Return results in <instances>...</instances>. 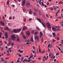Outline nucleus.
Masks as SVG:
<instances>
[{"label":"nucleus","instance_id":"2eb2a0df","mask_svg":"<svg viewBox=\"0 0 63 63\" xmlns=\"http://www.w3.org/2000/svg\"><path fill=\"white\" fill-rule=\"evenodd\" d=\"M29 13L30 15H32V12L31 10H30L29 12Z\"/></svg>","mask_w":63,"mask_h":63},{"label":"nucleus","instance_id":"774afa93","mask_svg":"<svg viewBox=\"0 0 63 63\" xmlns=\"http://www.w3.org/2000/svg\"><path fill=\"white\" fill-rule=\"evenodd\" d=\"M28 62H30V60H28Z\"/></svg>","mask_w":63,"mask_h":63},{"label":"nucleus","instance_id":"49530a36","mask_svg":"<svg viewBox=\"0 0 63 63\" xmlns=\"http://www.w3.org/2000/svg\"><path fill=\"white\" fill-rule=\"evenodd\" d=\"M50 44H49L48 45V47H50Z\"/></svg>","mask_w":63,"mask_h":63},{"label":"nucleus","instance_id":"2f4dec72","mask_svg":"<svg viewBox=\"0 0 63 63\" xmlns=\"http://www.w3.org/2000/svg\"><path fill=\"white\" fill-rule=\"evenodd\" d=\"M11 39L10 38L9 39H8V42H9V43H10V42H10V41H11Z\"/></svg>","mask_w":63,"mask_h":63},{"label":"nucleus","instance_id":"13d9d810","mask_svg":"<svg viewBox=\"0 0 63 63\" xmlns=\"http://www.w3.org/2000/svg\"><path fill=\"white\" fill-rule=\"evenodd\" d=\"M47 5H49V2H47Z\"/></svg>","mask_w":63,"mask_h":63},{"label":"nucleus","instance_id":"680f3d73","mask_svg":"<svg viewBox=\"0 0 63 63\" xmlns=\"http://www.w3.org/2000/svg\"><path fill=\"white\" fill-rule=\"evenodd\" d=\"M56 59H55L54 60V61H55V62H56Z\"/></svg>","mask_w":63,"mask_h":63},{"label":"nucleus","instance_id":"09e8293b","mask_svg":"<svg viewBox=\"0 0 63 63\" xmlns=\"http://www.w3.org/2000/svg\"><path fill=\"white\" fill-rule=\"evenodd\" d=\"M3 47H1V51H3Z\"/></svg>","mask_w":63,"mask_h":63},{"label":"nucleus","instance_id":"0e129e2a","mask_svg":"<svg viewBox=\"0 0 63 63\" xmlns=\"http://www.w3.org/2000/svg\"><path fill=\"white\" fill-rule=\"evenodd\" d=\"M53 56H51V59H52V58H53Z\"/></svg>","mask_w":63,"mask_h":63},{"label":"nucleus","instance_id":"7ed1b4c3","mask_svg":"<svg viewBox=\"0 0 63 63\" xmlns=\"http://www.w3.org/2000/svg\"><path fill=\"white\" fill-rule=\"evenodd\" d=\"M11 38L13 40H14L16 39V36L14 34H12L11 36Z\"/></svg>","mask_w":63,"mask_h":63},{"label":"nucleus","instance_id":"b1692460","mask_svg":"<svg viewBox=\"0 0 63 63\" xmlns=\"http://www.w3.org/2000/svg\"><path fill=\"white\" fill-rule=\"evenodd\" d=\"M34 9L35 11H36V12H38V10L37 9H36L35 8H34Z\"/></svg>","mask_w":63,"mask_h":63},{"label":"nucleus","instance_id":"412c9836","mask_svg":"<svg viewBox=\"0 0 63 63\" xmlns=\"http://www.w3.org/2000/svg\"><path fill=\"white\" fill-rule=\"evenodd\" d=\"M18 51H19V52H20V53H22V52H23V50H21V51L19 49Z\"/></svg>","mask_w":63,"mask_h":63},{"label":"nucleus","instance_id":"5701e85b","mask_svg":"<svg viewBox=\"0 0 63 63\" xmlns=\"http://www.w3.org/2000/svg\"><path fill=\"white\" fill-rule=\"evenodd\" d=\"M11 43L12 42H9V43L7 44V46H10V45L11 44Z\"/></svg>","mask_w":63,"mask_h":63},{"label":"nucleus","instance_id":"a211bd4d","mask_svg":"<svg viewBox=\"0 0 63 63\" xmlns=\"http://www.w3.org/2000/svg\"><path fill=\"white\" fill-rule=\"evenodd\" d=\"M37 34H38V32L36 31L35 32L34 35L35 36H36V35H37Z\"/></svg>","mask_w":63,"mask_h":63},{"label":"nucleus","instance_id":"f704fd0d","mask_svg":"<svg viewBox=\"0 0 63 63\" xmlns=\"http://www.w3.org/2000/svg\"><path fill=\"white\" fill-rule=\"evenodd\" d=\"M12 6L13 8H14V7H15V5L13 4L12 5Z\"/></svg>","mask_w":63,"mask_h":63},{"label":"nucleus","instance_id":"1a4fd4ad","mask_svg":"<svg viewBox=\"0 0 63 63\" xmlns=\"http://www.w3.org/2000/svg\"><path fill=\"white\" fill-rule=\"evenodd\" d=\"M52 30L54 31H56V29L53 26L52 27Z\"/></svg>","mask_w":63,"mask_h":63},{"label":"nucleus","instance_id":"c03bdc74","mask_svg":"<svg viewBox=\"0 0 63 63\" xmlns=\"http://www.w3.org/2000/svg\"><path fill=\"white\" fill-rule=\"evenodd\" d=\"M4 43L5 44H7V42L6 41H5Z\"/></svg>","mask_w":63,"mask_h":63},{"label":"nucleus","instance_id":"37998d69","mask_svg":"<svg viewBox=\"0 0 63 63\" xmlns=\"http://www.w3.org/2000/svg\"><path fill=\"white\" fill-rule=\"evenodd\" d=\"M57 40H60V38H59V37H58L57 38Z\"/></svg>","mask_w":63,"mask_h":63},{"label":"nucleus","instance_id":"ea45409f","mask_svg":"<svg viewBox=\"0 0 63 63\" xmlns=\"http://www.w3.org/2000/svg\"><path fill=\"white\" fill-rule=\"evenodd\" d=\"M53 41H52L53 43H54V42L55 41V40H54V39H53Z\"/></svg>","mask_w":63,"mask_h":63},{"label":"nucleus","instance_id":"a18cd8bd","mask_svg":"<svg viewBox=\"0 0 63 63\" xmlns=\"http://www.w3.org/2000/svg\"><path fill=\"white\" fill-rule=\"evenodd\" d=\"M57 8H56V7H55V8H54V10H56Z\"/></svg>","mask_w":63,"mask_h":63},{"label":"nucleus","instance_id":"f8f14e48","mask_svg":"<svg viewBox=\"0 0 63 63\" xmlns=\"http://www.w3.org/2000/svg\"><path fill=\"white\" fill-rule=\"evenodd\" d=\"M26 29H27V27L24 26L23 28V30H25Z\"/></svg>","mask_w":63,"mask_h":63},{"label":"nucleus","instance_id":"ddd939ff","mask_svg":"<svg viewBox=\"0 0 63 63\" xmlns=\"http://www.w3.org/2000/svg\"><path fill=\"white\" fill-rule=\"evenodd\" d=\"M17 42H19V41H20V39H19V37L17 36Z\"/></svg>","mask_w":63,"mask_h":63},{"label":"nucleus","instance_id":"e433bc0d","mask_svg":"<svg viewBox=\"0 0 63 63\" xmlns=\"http://www.w3.org/2000/svg\"><path fill=\"white\" fill-rule=\"evenodd\" d=\"M33 53H35V50H34L33 51H32Z\"/></svg>","mask_w":63,"mask_h":63},{"label":"nucleus","instance_id":"338daca9","mask_svg":"<svg viewBox=\"0 0 63 63\" xmlns=\"http://www.w3.org/2000/svg\"><path fill=\"white\" fill-rule=\"evenodd\" d=\"M58 48L59 50H61V48H60V47H58Z\"/></svg>","mask_w":63,"mask_h":63},{"label":"nucleus","instance_id":"de8ad7c7","mask_svg":"<svg viewBox=\"0 0 63 63\" xmlns=\"http://www.w3.org/2000/svg\"><path fill=\"white\" fill-rule=\"evenodd\" d=\"M46 16L47 17H48H48H49V16H48V15H47V14H46Z\"/></svg>","mask_w":63,"mask_h":63},{"label":"nucleus","instance_id":"cd10ccee","mask_svg":"<svg viewBox=\"0 0 63 63\" xmlns=\"http://www.w3.org/2000/svg\"><path fill=\"white\" fill-rule=\"evenodd\" d=\"M42 6H45V5L44 4V2H42Z\"/></svg>","mask_w":63,"mask_h":63},{"label":"nucleus","instance_id":"c756f323","mask_svg":"<svg viewBox=\"0 0 63 63\" xmlns=\"http://www.w3.org/2000/svg\"><path fill=\"white\" fill-rule=\"evenodd\" d=\"M14 45V43H12V44H11V46H13Z\"/></svg>","mask_w":63,"mask_h":63},{"label":"nucleus","instance_id":"4be33fe9","mask_svg":"<svg viewBox=\"0 0 63 63\" xmlns=\"http://www.w3.org/2000/svg\"><path fill=\"white\" fill-rule=\"evenodd\" d=\"M5 29L7 30H8V31H9V30H10V29H9V27H6L5 28Z\"/></svg>","mask_w":63,"mask_h":63},{"label":"nucleus","instance_id":"864d4df0","mask_svg":"<svg viewBox=\"0 0 63 63\" xmlns=\"http://www.w3.org/2000/svg\"><path fill=\"white\" fill-rule=\"evenodd\" d=\"M26 61V60H23V62H25Z\"/></svg>","mask_w":63,"mask_h":63},{"label":"nucleus","instance_id":"39448f33","mask_svg":"<svg viewBox=\"0 0 63 63\" xmlns=\"http://www.w3.org/2000/svg\"><path fill=\"white\" fill-rule=\"evenodd\" d=\"M26 7L28 8H29L30 7V4L29 3L27 2L26 4Z\"/></svg>","mask_w":63,"mask_h":63},{"label":"nucleus","instance_id":"f257e3e1","mask_svg":"<svg viewBox=\"0 0 63 63\" xmlns=\"http://www.w3.org/2000/svg\"><path fill=\"white\" fill-rule=\"evenodd\" d=\"M21 30L20 29H19L16 30V29H14L13 30V31L15 33H17L18 32H19L20 31H21Z\"/></svg>","mask_w":63,"mask_h":63},{"label":"nucleus","instance_id":"9b49d317","mask_svg":"<svg viewBox=\"0 0 63 63\" xmlns=\"http://www.w3.org/2000/svg\"><path fill=\"white\" fill-rule=\"evenodd\" d=\"M37 20L40 22V23H42V21H41V19L38 18H37Z\"/></svg>","mask_w":63,"mask_h":63},{"label":"nucleus","instance_id":"052dcab7","mask_svg":"<svg viewBox=\"0 0 63 63\" xmlns=\"http://www.w3.org/2000/svg\"><path fill=\"white\" fill-rule=\"evenodd\" d=\"M21 0H17L19 2H20V1H21Z\"/></svg>","mask_w":63,"mask_h":63},{"label":"nucleus","instance_id":"bf43d9fd","mask_svg":"<svg viewBox=\"0 0 63 63\" xmlns=\"http://www.w3.org/2000/svg\"><path fill=\"white\" fill-rule=\"evenodd\" d=\"M33 55H32V56H30V58H32V57H33Z\"/></svg>","mask_w":63,"mask_h":63},{"label":"nucleus","instance_id":"aec40b11","mask_svg":"<svg viewBox=\"0 0 63 63\" xmlns=\"http://www.w3.org/2000/svg\"><path fill=\"white\" fill-rule=\"evenodd\" d=\"M22 10L23 11V12H26V9L25 8H24L22 9Z\"/></svg>","mask_w":63,"mask_h":63},{"label":"nucleus","instance_id":"72a5a7b5","mask_svg":"<svg viewBox=\"0 0 63 63\" xmlns=\"http://www.w3.org/2000/svg\"><path fill=\"white\" fill-rule=\"evenodd\" d=\"M32 20V18H30V19H29V21H31Z\"/></svg>","mask_w":63,"mask_h":63},{"label":"nucleus","instance_id":"393cba45","mask_svg":"<svg viewBox=\"0 0 63 63\" xmlns=\"http://www.w3.org/2000/svg\"><path fill=\"white\" fill-rule=\"evenodd\" d=\"M34 32H35V31L34 30H32V34H34Z\"/></svg>","mask_w":63,"mask_h":63},{"label":"nucleus","instance_id":"20e7f679","mask_svg":"<svg viewBox=\"0 0 63 63\" xmlns=\"http://www.w3.org/2000/svg\"><path fill=\"white\" fill-rule=\"evenodd\" d=\"M25 3H26V0H23L22 4V6H24L25 5Z\"/></svg>","mask_w":63,"mask_h":63},{"label":"nucleus","instance_id":"0eeeda50","mask_svg":"<svg viewBox=\"0 0 63 63\" xmlns=\"http://www.w3.org/2000/svg\"><path fill=\"white\" fill-rule=\"evenodd\" d=\"M26 33L28 36H30V32L29 31H27V32H26Z\"/></svg>","mask_w":63,"mask_h":63},{"label":"nucleus","instance_id":"7c9ffc66","mask_svg":"<svg viewBox=\"0 0 63 63\" xmlns=\"http://www.w3.org/2000/svg\"><path fill=\"white\" fill-rule=\"evenodd\" d=\"M45 52V50H44L42 52H41V53H44Z\"/></svg>","mask_w":63,"mask_h":63},{"label":"nucleus","instance_id":"e2e57ef3","mask_svg":"<svg viewBox=\"0 0 63 63\" xmlns=\"http://www.w3.org/2000/svg\"><path fill=\"white\" fill-rule=\"evenodd\" d=\"M24 39H26V37H25V36H24Z\"/></svg>","mask_w":63,"mask_h":63},{"label":"nucleus","instance_id":"dca6fc26","mask_svg":"<svg viewBox=\"0 0 63 63\" xmlns=\"http://www.w3.org/2000/svg\"><path fill=\"white\" fill-rule=\"evenodd\" d=\"M9 3H10L9 0H8L6 3L7 5H9Z\"/></svg>","mask_w":63,"mask_h":63},{"label":"nucleus","instance_id":"5fc2aeb1","mask_svg":"<svg viewBox=\"0 0 63 63\" xmlns=\"http://www.w3.org/2000/svg\"><path fill=\"white\" fill-rule=\"evenodd\" d=\"M7 52H8V53H9V50H8L7 51Z\"/></svg>","mask_w":63,"mask_h":63},{"label":"nucleus","instance_id":"69168bd1","mask_svg":"<svg viewBox=\"0 0 63 63\" xmlns=\"http://www.w3.org/2000/svg\"><path fill=\"white\" fill-rule=\"evenodd\" d=\"M9 58L8 57V58H5V59H9Z\"/></svg>","mask_w":63,"mask_h":63},{"label":"nucleus","instance_id":"9d476101","mask_svg":"<svg viewBox=\"0 0 63 63\" xmlns=\"http://www.w3.org/2000/svg\"><path fill=\"white\" fill-rule=\"evenodd\" d=\"M40 38H41V37L43 35V33L42 32H40Z\"/></svg>","mask_w":63,"mask_h":63},{"label":"nucleus","instance_id":"4c0bfd02","mask_svg":"<svg viewBox=\"0 0 63 63\" xmlns=\"http://www.w3.org/2000/svg\"><path fill=\"white\" fill-rule=\"evenodd\" d=\"M39 4H40V5H42V3H41V1H39Z\"/></svg>","mask_w":63,"mask_h":63},{"label":"nucleus","instance_id":"3c124183","mask_svg":"<svg viewBox=\"0 0 63 63\" xmlns=\"http://www.w3.org/2000/svg\"><path fill=\"white\" fill-rule=\"evenodd\" d=\"M17 62H20V61H19V60H17Z\"/></svg>","mask_w":63,"mask_h":63},{"label":"nucleus","instance_id":"6e6552de","mask_svg":"<svg viewBox=\"0 0 63 63\" xmlns=\"http://www.w3.org/2000/svg\"><path fill=\"white\" fill-rule=\"evenodd\" d=\"M42 24L43 26L44 27H46V24L44 22L42 23Z\"/></svg>","mask_w":63,"mask_h":63},{"label":"nucleus","instance_id":"c85d7f7f","mask_svg":"<svg viewBox=\"0 0 63 63\" xmlns=\"http://www.w3.org/2000/svg\"><path fill=\"white\" fill-rule=\"evenodd\" d=\"M57 30H58V31L60 30V29H56V31H57Z\"/></svg>","mask_w":63,"mask_h":63},{"label":"nucleus","instance_id":"f3484780","mask_svg":"<svg viewBox=\"0 0 63 63\" xmlns=\"http://www.w3.org/2000/svg\"><path fill=\"white\" fill-rule=\"evenodd\" d=\"M1 24L2 26H4V25H5V23L1 21Z\"/></svg>","mask_w":63,"mask_h":63},{"label":"nucleus","instance_id":"4d7b16f0","mask_svg":"<svg viewBox=\"0 0 63 63\" xmlns=\"http://www.w3.org/2000/svg\"><path fill=\"white\" fill-rule=\"evenodd\" d=\"M32 47L34 49H35V47H34V46H33V47Z\"/></svg>","mask_w":63,"mask_h":63},{"label":"nucleus","instance_id":"6ab92c4d","mask_svg":"<svg viewBox=\"0 0 63 63\" xmlns=\"http://www.w3.org/2000/svg\"><path fill=\"white\" fill-rule=\"evenodd\" d=\"M31 42H34V40H33V39L32 37L31 38Z\"/></svg>","mask_w":63,"mask_h":63},{"label":"nucleus","instance_id":"4468645a","mask_svg":"<svg viewBox=\"0 0 63 63\" xmlns=\"http://www.w3.org/2000/svg\"><path fill=\"white\" fill-rule=\"evenodd\" d=\"M39 38V36H36L35 37L34 39L35 40H36L37 39H38Z\"/></svg>","mask_w":63,"mask_h":63},{"label":"nucleus","instance_id":"c9c22d12","mask_svg":"<svg viewBox=\"0 0 63 63\" xmlns=\"http://www.w3.org/2000/svg\"><path fill=\"white\" fill-rule=\"evenodd\" d=\"M37 59L39 60H41V57L39 58H38Z\"/></svg>","mask_w":63,"mask_h":63},{"label":"nucleus","instance_id":"f03ea898","mask_svg":"<svg viewBox=\"0 0 63 63\" xmlns=\"http://www.w3.org/2000/svg\"><path fill=\"white\" fill-rule=\"evenodd\" d=\"M46 25L47 26L48 28H51V25L50 24V23L49 22H47L46 23Z\"/></svg>","mask_w":63,"mask_h":63},{"label":"nucleus","instance_id":"bb28decb","mask_svg":"<svg viewBox=\"0 0 63 63\" xmlns=\"http://www.w3.org/2000/svg\"><path fill=\"white\" fill-rule=\"evenodd\" d=\"M39 52L40 53L41 52H42V51H41V49H40V46H39Z\"/></svg>","mask_w":63,"mask_h":63},{"label":"nucleus","instance_id":"6e6d98bb","mask_svg":"<svg viewBox=\"0 0 63 63\" xmlns=\"http://www.w3.org/2000/svg\"><path fill=\"white\" fill-rule=\"evenodd\" d=\"M37 40V42H39V38L36 39Z\"/></svg>","mask_w":63,"mask_h":63},{"label":"nucleus","instance_id":"8fccbe9b","mask_svg":"<svg viewBox=\"0 0 63 63\" xmlns=\"http://www.w3.org/2000/svg\"><path fill=\"white\" fill-rule=\"evenodd\" d=\"M59 55V53H57L56 54V55Z\"/></svg>","mask_w":63,"mask_h":63},{"label":"nucleus","instance_id":"603ef678","mask_svg":"<svg viewBox=\"0 0 63 63\" xmlns=\"http://www.w3.org/2000/svg\"><path fill=\"white\" fill-rule=\"evenodd\" d=\"M51 11H53V8H51Z\"/></svg>","mask_w":63,"mask_h":63},{"label":"nucleus","instance_id":"a878e982","mask_svg":"<svg viewBox=\"0 0 63 63\" xmlns=\"http://www.w3.org/2000/svg\"><path fill=\"white\" fill-rule=\"evenodd\" d=\"M36 29H37V30H39V31L40 30V29H39V27H36Z\"/></svg>","mask_w":63,"mask_h":63},{"label":"nucleus","instance_id":"473e14b6","mask_svg":"<svg viewBox=\"0 0 63 63\" xmlns=\"http://www.w3.org/2000/svg\"><path fill=\"white\" fill-rule=\"evenodd\" d=\"M43 42H44V40H43V38H42L41 41V43H43Z\"/></svg>","mask_w":63,"mask_h":63},{"label":"nucleus","instance_id":"58836bf2","mask_svg":"<svg viewBox=\"0 0 63 63\" xmlns=\"http://www.w3.org/2000/svg\"><path fill=\"white\" fill-rule=\"evenodd\" d=\"M34 14L35 16H36L37 15V13L36 12H34L33 13Z\"/></svg>","mask_w":63,"mask_h":63},{"label":"nucleus","instance_id":"423d86ee","mask_svg":"<svg viewBox=\"0 0 63 63\" xmlns=\"http://www.w3.org/2000/svg\"><path fill=\"white\" fill-rule=\"evenodd\" d=\"M5 38L6 39H8V33L7 32H6L5 34Z\"/></svg>","mask_w":63,"mask_h":63},{"label":"nucleus","instance_id":"a19ab883","mask_svg":"<svg viewBox=\"0 0 63 63\" xmlns=\"http://www.w3.org/2000/svg\"><path fill=\"white\" fill-rule=\"evenodd\" d=\"M23 58H22L21 60V61H23V57H22Z\"/></svg>","mask_w":63,"mask_h":63},{"label":"nucleus","instance_id":"79ce46f5","mask_svg":"<svg viewBox=\"0 0 63 63\" xmlns=\"http://www.w3.org/2000/svg\"><path fill=\"white\" fill-rule=\"evenodd\" d=\"M24 21L25 22H26V19H24Z\"/></svg>","mask_w":63,"mask_h":63}]
</instances>
